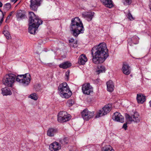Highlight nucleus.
<instances>
[{"mask_svg": "<svg viewBox=\"0 0 151 151\" xmlns=\"http://www.w3.org/2000/svg\"><path fill=\"white\" fill-rule=\"evenodd\" d=\"M93 61L96 64L103 63L109 56V51L105 43H100L91 50Z\"/></svg>", "mask_w": 151, "mask_h": 151, "instance_id": "obj_1", "label": "nucleus"}, {"mask_svg": "<svg viewBox=\"0 0 151 151\" xmlns=\"http://www.w3.org/2000/svg\"><path fill=\"white\" fill-rule=\"evenodd\" d=\"M70 29L73 35L76 37L79 34L84 32L83 26L79 17H76L72 19Z\"/></svg>", "mask_w": 151, "mask_h": 151, "instance_id": "obj_2", "label": "nucleus"}, {"mask_svg": "<svg viewBox=\"0 0 151 151\" xmlns=\"http://www.w3.org/2000/svg\"><path fill=\"white\" fill-rule=\"evenodd\" d=\"M29 14V32L31 34H35L39 26L42 24V21L33 12H30Z\"/></svg>", "mask_w": 151, "mask_h": 151, "instance_id": "obj_3", "label": "nucleus"}, {"mask_svg": "<svg viewBox=\"0 0 151 151\" xmlns=\"http://www.w3.org/2000/svg\"><path fill=\"white\" fill-rule=\"evenodd\" d=\"M58 90L59 95L62 98L68 99L72 95V92L65 82L59 85Z\"/></svg>", "mask_w": 151, "mask_h": 151, "instance_id": "obj_4", "label": "nucleus"}, {"mask_svg": "<svg viewBox=\"0 0 151 151\" xmlns=\"http://www.w3.org/2000/svg\"><path fill=\"white\" fill-rule=\"evenodd\" d=\"M31 80V76L29 73L18 75L16 78V81L24 86L29 84Z\"/></svg>", "mask_w": 151, "mask_h": 151, "instance_id": "obj_5", "label": "nucleus"}, {"mask_svg": "<svg viewBox=\"0 0 151 151\" xmlns=\"http://www.w3.org/2000/svg\"><path fill=\"white\" fill-rule=\"evenodd\" d=\"M16 77V75L12 73L6 74L3 77V83L5 86L12 87L15 82Z\"/></svg>", "mask_w": 151, "mask_h": 151, "instance_id": "obj_6", "label": "nucleus"}, {"mask_svg": "<svg viewBox=\"0 0 151 151\" xmlns=\"http://www.w3.org/2000/svg\"><path fill=\"white\" fill-rule=\"evenodd\" d=\"M125 117L127 121L129 123H131L132 122L136 123H139L141 119L139 114L137 112H134L131 116L126 114H125Z\"/></svg>", "mask_w": 151, "mask_h": 151, "instance_id": "obj_7", "label": "nucleus"}, {"mask_svg": "<svg viewBox=\"0 0 151 151\" xmlns=\"http://www.w3.org/2000/svg\"><path fill=\"white\" fill-rule=\"evenodd\" d=\"M70 116L67 115L65 111L60 112L58 115V121L60 122H64L68 121L70 119Z\"/></svg>", "mask_w": 151, "mask_h": 151, "instance_id": "obj_8", "label": "nucleus"}, {"mask_svg": "<svg viewBox=\"0 0 151 151\" xmlns=\"http://www.w3.org/2000/svg\"><path fill=\"white\" fill-rule=\"evenodd\" d=\"M111 104L105 105L103 108L102 111L100 110L99 112L97 113L95 117L98 118L106 114L111 111Z\"/></svg>", "mask_w": 151, "mask_h": 151, "instance_id": "obj_9", "label": "nucleus"}, {"mask_svg": "<svg viewBox=\"0 0 151 151\" xmlns=\"http://www.w3.org/2000/svg\"><path fill=\"white\" fill-rule=\"evenodd\" d=\"M81 115L83 119L87 121L88 120L94 116V112L93 111H89L87 109H86L81 112Z\"/></svg>", "mask_w": 151, "mask_h": 151, "instance_id": "obj_10", "label": "nucleus"}, {"mask_svg": "<svg viewBox=\"0 0 151 151\" xmlns=\"http://www.w3.org/2000/svg\"><path fill=\"white\" fill-rule=\"evenodd\" d=\"M82 90L84 94L89 95L92 92L93 88L90 83H85L82 86Z\"/></svg>", "mask_w": 151, "mask_h": 151, "instance_id": "obj_11", "label": "nucleus"}, {"mask_svg": "<svg viewBox=\"0 0 151 151\" xmlns=\"http://www.w3.org/2000/svg\"><path fill=\"white\" fill-rule=\"evenodd\" d=\"M42 0H30V7L31 9L36 11L38 7L40 6L41 1Z\"/></svg>", "mask_w": 151, "mask_h": 151, "instance_id": "obj_12", "label": "nucleus"}, {"mask_svg": "<svg viewBox=\"0 0 151 151\" xmlns=\"http://www.w3.org/2000/svg\"><path fill=\"white\" fill-rule=\"evenodd\" d=\"M113 120L121 123L124 122V118L123 116L119 112H116L114 113L112 116Z\"/></svg>", "mask_w": 151, "mask_h": 151, "instance_id": "obj_13", "label": "nucleus"}, {"mask_svg": "<svg viewBox=\"0 0 151 151\" xmlns=\"http://www.w3.org/2000/svg\"><path fill=\"white\" fill-rule=\"evenodd\" d=\"M49 149L51 151H57L61 149L60 145L56 142H54L50 145Z\"/></svg>", "mask_w": 151, "mask_h": 151, "instance_id": "obj_14", "label": "nucleus"}, {"mask_svg": "<svg viewBox=\"0 0 151 151\" xmlns=\"http://www.w3.org/2000/svg\"><path fill=\"white\" fill-rule=\"evenodd\" d=\"M94 13L93 12H84L82 14L83 17L86 18L88 21L92 20L94 16Z\"/></svg>", "mask_w": 151, "mask_h": 151, "instance_id": "obj_15", "label": "nucleus"}, {"mask_svg": "<svg viewBox=\"0 0 151 151\" xmlns=\"http://www.w3.org/2000/svg\"><path fill=\"white\" fill-rule=\"evenodd\" d=\"M122 70L123 73L126 75H129L131 72L130 67L126 63H123Z\"/></svg>", "mask_w": 151, "mask_h": 151, "instance_id": "obj_16", "label": "nucleus"}, {"mask_svg": "<svg viewBox=\"0 0 151 151\" xmlns=\"http://www.w3.org/2000/svg\"><path fill=\"white\" fill-rule=\"evenodd\" d=\"M87 61V58L86 55L82 54L79 57L78 63L79 65H84Z\"/></svg>", "mask_w": 151, "mask_h": 151, "instance_id": "obj_17", "label": "nucleus"}, {"mask_svg": "<svg viewBox=\"0 0 151 151\" xmlns=\"http://www.w3.org/2000/svg\"><path fill=\"white\" fill-rule=\"evenodd\" d=\"M101 1L106 7L111 8L113 6L112 0H101Z\"/></svg>", "mask_w": 151, "mask_h": 151, "instance_id": "obj_18", "label": "nucleus"}, {"mask_svg": "<svg viewBox=\"0 0 151 151\" xmlns=\"http://www.w3.org/2000/svg\"><path fill=\"white\" fill-rule=\"evenodd\" d=\"M137 100L138 103L142 104L145 101V96L142 93L137 94Z\"/></svg>", "mask_w": 151, "mask_h": 151, "instance_id": "obj_19", "label": "nucleus"}, {"mask_svg": "<svg viewBox=\"0 0 151 151\" xmlns=\"http://www.w3.org/2000/svg\"><path fill=\"white\" fill-rule=\"evenodd\" d=\"M107 90L109 92H112L114 88V84L112 81H109L107 83Z\"/></svg>", "mask_w": 151, "mask_h": 151, "instance_id": "obj_20", "label": "nucleus"}, {"mask_svg": "<svg viewBox=\"0 0 151 151\" xmlns=\"http://www.w3.org/2000/svg\"><path fill=\"white\" fill-rule=\"evenodd\" d=\"M57 132L56 129L54 128H50L47 131V135L49 137H53Z\"/></svg>", "mask_w": 151, "mask_h": 151, "instance_id": "obj_21", "label": "nucleus"}, {"mask_svg": "<svg viewBox=\"0 0 151 151\" xmlns=\"http://www.w3.org/2000/svg\"><path fill=\"white\" fill-rule=\"evenodd\" d=\"M1 90L2 93L4 96L10 95L12 94L11 90L8 87L2 88Z\"/></svg>", "mask_w": 151, "mask_h": 151, "instance_id": "obj_22", "label": "nucleus"}, {"mask_svg": "<svg viewBox=\"0 0 151 151\" xmlns=\"http://www.w3.org/2000/svg\"><path fill=\"white\" fill-rule=\"evenodd\" d=\"M71 65V63L68 61H66L61 63L59 65V67L64 69L69 68Z\"/></svg>", "mask_w": 151, "mask_h": 151, "instance_id": "obj_23", "label": "nucleus"}, {"mask_svg": "<svg viewBox=\"0 0 151 151\" xmlns=\"http://www.w3.org/2000/svg\"><path fill=\"white\" fill-rule=\"evenodd\" d=\"M16 17L18 20H19L21 19L24 18L25 14L22 12V11L19 10L17 13Z\"/></svg>", "mask_w": 151, "mask_h": 151, "instance_id": "obj_24", "label": "nucleus"}, {"mask_svg": "<svg viewBox=\"0 0 151 151\" xmlns=\"http://www.w3.org/2000/svg\"><path fill=\"white\" fill-rule=\"evenodd\" d=\"M102 151H114V150L111 146L107 145L102 148Z\"/></svg>", "mask_w": 151, "mask_h": 151, "instance_id": "obj_25", "label": "nucleus"}, {"mask_svg": "<svg viewBox=\"0 0 151 151\" xmlns=\"http://www.w3.org/2000/svg\"><path fill=\"white\" fill-rule=\"evenodd\" d=\"M11 8V4L9 3H7L5 4L3 6L4 10L6 11L9 10Z\"/></svg>", "mask_w": 151, "mask_h": 151, "instance_id": "obj_26", "label": "nucleus"}, {"mask_svg": "<svg viewBox=\"0 0 151 151\" xmlns=\"http://www.w3.org/2000/svg\"><path fill=\"white\" fill-rule=\"evenodd\" d=\"M98 68L99 70L97 71L98 74L104 72L105 71V68L104 66H101L100 65L98 66Z\"/></svg>", "mask_w": 151, "mask_h": 151, "instance_id": "obj_27", "label": "nucleus"}, {"mask_svg": "<svg viewBox=\"0 0 151 151\" xmlns=\"http://www.w3.org/2000/svg\"><path fill=\"white\" fill-rule=\"evenodd\" d=\"M29 97L35 100H37L38 98V96L35 93H33L31 94Z\"/></svg>", "mask_w": 151, "mask_h": 151, "instance_id": "obj_28", "label": "nucleus"}, {"mask_svg": "<svg viewBox=\"0 0 151 151\" xmlns=\"http://www.w3.org/2000/svg\"><path fill=\"white\" fill-rule=\"evenodd\" d=\"M139 39L137 36H134L132 38V42L134 44H137L139 42Z\"/></svg>", "mask_w": 151, "mask_h": 151, "instance_id": "obj_29", "label": "nucleus"}, {"mask_svg": "<svg viewBox=\"0 0 151 151\" xmlns=\"http://www.w3.org/2000/svg\"><path fill=\"white\" fill-rule=\"evenodd\" d=\"M3 33L6 36L7 39H9L11 38V36L9 33L7 31H4L3 32Z\"/></svg>", "mask_w": 151, "mask_h": 151, "instance_id": "obj_30", "label": "nucleus"}, {"mask_svg": "<svg viewBox=\"0 0 151 151\" xmlns=\"http://www.w3.org/2000/svg\"><path fill=\"white\" fill-rule=\"evenodd\" d=\"M60 143L63 145H64L68 143V140L67 138H65L63 139H61L60 140Z\"/></svg>", "mask_w": 151, "mask_h": 151, "instance_id": "obj_31", "label": "nucleus"}, {"mask_svg": "<svg viewBox=\"0 0 151 151\" xmlns=\"http://www.w3.org/2000/svg\"><path fill=\"white\" fill-rule=\"evenodd\" d=\"M74 104V101L72 99H69L67 103V105L68 106H71Z\"/></svg>", "mask_w": 151, "mask_h": 151, "instance_id": "obj_32", "label": "nucleus"}, {"mask_svg": "<svg viewBox=\"0 0 151 151\" xmlns=\"http://www.w3.org/2000/svg\"><path fill=\"white\" fill-rule=\"evenodd\" d=\"M132 0H123V2L124 5H128L132 3Z\"/></svg>", "mask_w": 151, "mask_h": 151, "instance_id": "obj_33", "label": "nucleus"}, {"mask_svg": "<svg viewBox=\"0 0 151 151\" xmlns=\"http://www.w3.org/2000/svg\"><path fill=\"white\" fill-rule=\"evenodd\" d=\"M70 46L73 47H76L77 46V42L75 41L73 43L70 44Z\"/></svg>", "mask_w": 151, "mask_h": 151, "instance_id": "obj_34", "label": "nucleus"}, {"mask_svg": "<svg viewBox=\"0 0 151 151\" xmlns=\"http://www.w3.org/2000/svg\"><path fill=\"white\" fill-rule=\"evenodd\" d=\"M127 17L130 20H132L134 19V18L133 17L132 15L129 12V13L128 14Z\"/></svg>", "mask_w": 151, "mask_h": 151, "instance_id": "obj_35", "label": "nucleus"}, {"mask_svg": "<svg viewBox=\"0 0 151 151\" xmlns=\"http://www.w3.org/2000/svg\"><path fill=\"white\" fill-rule=\"evenodd\" d=\"M69 74V71H67L66 73L65 74V76L66 77V80L68 81V78Z\"/></svg>", "mask_w": 151, "mask_h": 151, "instance_id": "obj_36", "label": "nucleus"}, {"mask_svg": "<svg viewBox=\"0 0 151 151\" xmlns=\"http://www.w3.org/2000/svg\"><path fill=\"white\" fill-rule=\"evenodd\" d=\"M127 123H124L123 124V126H122V128L124 129L125 130H126L127 129Z\"/></svg>", "mask_w": 151, "mask_h": 151, "instance_id": "obj_37", "label": "nucleus"}, {"mask_svg": "<svg viewBox=\"0 0 151 151\" xmlns=\"http://www.w3.org/2000/svg\"><path fill=\"white\" fill-rule=\"evenodd\" d=\"M75 41L74 40L73 38H71L70 40H69V42L71 44L73 43Z\"/></svg>", "mask_w": 151, "mask_h": 151, "instance_id": "obj_38", "label": "nucleus"}, {"mask_svg": "<svg viewBox=\"0 0 151 151\" xmlns=\"http://www.w3.org/2000/svg\"><path fill=\"white\" fill-rule=\"evenodd\" d=\"M14 13L13 11H12L9 14V15L7 17V19H9L10 17L11 16L12 14Z\"/></svg>", "mask_w": 151, "mask_h": 151, "instance_id": "obj_39", "label": "nucleus"}, {"mask_svg": "<svg viewBox=\"0 0 151 151\" xmlns=\"http://www.w3.org/2000/svg\"><path fill=\"white\" fill-rule=\"evenodd\" d=\"M3 21V18H2L1 19V20L0 21V25L1 24H2V22Z\"/></svg>", "mask_w": 151, "mask_h": 151, "instance_id": "obj_40", "label": "nucleus"}, {"mask_svg": "<svg viewBox=\"0 0 151 151\" xmlns=\"http://www.w3.org/2000/svg\"><path fill=\"white\" fill-rule=\"evenodd\" d=\"M2 13V18H4V16L5 14V12L4 13V14L3 13V12H1Z\"/></svg>", "mask_w": 151, "mask_h": 151, "instance_id": "obj_41", "label": "nucleus"}, {"mask_svg": "<svg viewBox=\"0 0 151 151\" xmlns=\"http://www.w3.org/2000/svg\"><path fill=\"white\" fill-rule=\"evenodd\" d=\"M3 4L0 1V7H2V6Z\"/></svg>", "mask_w": 151, "mask_h": 151, "instance_id": "obj_42", "label": "nucleus"}, {"mask_svg": "<svg viewBox=\"0 0 151 151\" xmlns=\"http://www.w3.org/2000/svg\"><path fill=\"white\" fill-rule=\"evenodd\" d=\"M150 106L151 107V100L149 102Z\"/></svg>", "mask_w": 151, "mask_h": 151, "instance_id": "obj_43", "label": "nucleus"}, {"mask_svg": "<svg viewBox=\"0 0 151 151\" xmlns=\"http://www.w3.org/2000/svg\"><path fill=\"white\" fill-rule=\"evenodd\" d=\"M128 44H129L130 46H132V44L130 42H129L128 43Z\"/></svg>", "mask_w": 151, "mask_h": 151, "instance_id": "obj_44", "label": "nucleus"}, {"mask_svg": "<svg viewBox=\"0 0 151 151\" xmlns=\"http://www.w3.org/2000/svg\"><path fill=\"white\" fill-rule=\"evenodd\" d=\"M11 2H13L15 1V0H11Z\"/></svg>", "mask_w": 151, "mask_h": 151, "instance_id": "obj_45", "label": "nucleus"}, {"mask_svg": "<svg viewBox=\"0 0 151 151\" xmlns=\"http://www.w3.org/2000/svg\"><path fill=\"white\" fill-rule=\"evenodd\" d=\"M18 0H15V1H14V3L16 2Z\"/></svg>", "mask_w": 151, "mask_h": 151, "instance_id": "obj_46", "label": "nucleus"}, {"mask_svg": "<svg viewBox=\"0 0 151 151\" xmlns=\"http://www.w3.org/2000/svg\"><path fill=\"white\" fill-rule=\"evenodd\" d=\"M0 12H2V11L1 10V9H0Z\"/></svg>", "mask_w": 151, "mask_h": 151, "instance_id": "obj_47", "label": "nucleus"}]
</instances>
